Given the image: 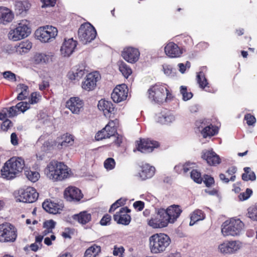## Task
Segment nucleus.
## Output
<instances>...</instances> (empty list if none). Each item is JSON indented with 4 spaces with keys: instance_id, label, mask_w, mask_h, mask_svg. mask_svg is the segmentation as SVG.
<instances>
[{
    "instance_id": "obj_1",
    "label": "nucleus",
    "mask_w": 257,
    "mask_h": 257,
    "mask_svg": "<svg viewBox=\"0 0 257 257\" xmlns=\"http://www.w3.org/2000/svg\"><path fill=\"white\" fill-rule=\"evenodd\" d=\"M68 167L62 162L52 160L47 165L44 174L48 178L53 181H62L69 176Z\"/></svg>"
},
{
    "instance_id": "obj_2",
    "label": "nucleus",
    "mask_w": 257,
    "mask_h": 257,
    "mask_svg": "<svg viewBox=\"0 0 257 257\" xmlns=\"http://www.w3.org/2000/svg\"><path fill=\"white\" fill-rule=\"evenodd\" d=\"M25 166L24 160L21 157H12L7 161L1 170L3 178L11 180L22 172Z\"/></svg>"
},
{
    "instance_id": "obj_3",
    "label": "nucleus",
    "mask_w": 257,
    "mask_h": 257,
    "mask_svg": "<svg viewBox=\"0 0 257 257\" xmlns=\"http://www.w3.org/2000/svg\"><path fill=\"white\" fill-rule=\"evenodd\" d=\"M148 99L152 102L159 104L171 101L173 97L165 86L157 84L148 89Z\"/></svg>"
},
{
    "instance_id": "obj_4",
    "label": "nucleus",
    "mask_w": 257,
    "mask_h": 257,
    "mask_svg": "<svg viewBox=\"0 0 257 257\" xmlns=\"http://www.w3.org/2000/svg\"><path fill=\"white\" fill-rule=\"evenodd\" d=\"M171 243V239L165 233H156L149 238V247L154 253L164 252Z\"/></svg>"
},
{
    "instance_id": "obj_5",
    "label": "nucleus",
    "mask_w": 257,
    "mask_h": 257,
    "mask_svg": "<svg viewBox=\"0 0 257 257\" xmlns=\"http://www.w3.org/2000/svg\"><path fill=\"white\" fill-rule=\"evenodd\" d=\"M31 33L30 22L27 20H22L16 28L10 30L8 37L10 40L17 41L27 37Z\"/></svg>"
},
{
    "instance_id": "obj_6",
    "label": "nucleus",
    "mask_w": 257,
    "mask_h": 257,
    "mask_svg": "<svg viewBox=\"0 0 257 257\" xmlns=\"http://www.w3.org/2000/svg\"><path fill=\"white\" fill-rule=\"evenodd\" d=\"M243 226L244 224L240 219L231 218L223 223L221 232L224 236H236L239 235Z\"/></svg>"
},
{
    "instance_id": "obj_7",
    "label": "nucleus",
    "mask_w": 257,
    "mask_h": 257,
    "mask_svg": "<svg viewBox=\"0 0 257 257\" xmlns=\"http://www.w3.org/2000/svg\"><path fill=\"white\" fill-rule=\"evenodd\" d=\"M57 34V29L49 25L39 28L35 33L37 39L43 43L52 42L55 39Z\"/></svg>"
},
{
    "instance_id": "obj_8",
    "label": "nucleus",
    "mask_w": 257,
    "mask_h": 257,
    "mask_svg": "<svg viewBox=\"0 0 257 257\" xmlns=\"http://www.w3.org/2000/svg\"><path fill=\"white\" fill-rule=\"evenodd\" d=\"M17 236V229L9 223L0 224V242H14Z\"/></svg>"
},
{
    "instance_id": "obj_9",
    "label": "nucleus",
    "mask_w": 257,
    "mask_h": 257,
    "mask_svg": "<svg viewBox=\"0 0 257 257\" xmlns=\"http://www.w3.org/2000/svg\"><path fill=\"white\" fill-rule=\"evenodd\" d=\"M78 35L80 41L85 44L95 38L96 31L90 24L85 23L81 25L78 31Z\"/></svg>"
},
{
    "instance_id": "obj_10",
    "label": "nucleus",
    "mask_w": 257,
    "mask_h": 257,
    "mask_svg": "<svg viewBox=\"0 0 257 257\" xmlns=\"http://www.w3.org/2000/svg\"><path fill=\"white\" fill-rule=\"evenodd\" d=\"M38 197V193L36 190L31 187H27L19 190L18 194L16 196L17 201L24 203H33Z\"/></svg>"
},
{
    "instance_id": "obj_11",
    "label": "nucleus",
    "mask_w": 257,
    "mask_h": 257,
    "mask_svg": "<svg viewBox=\"0 0 257 257\" xmlns=\"http://www.w3.org/2000/svg\"><path fill=\"white\" fill-rule=\"evenodd\" d=\"M118 125V120L117 119L109 121L104 128L96 134L95 137V139L97 141H100L113 136L116 132V127Z\"/></svg>"
},
{
    "instance_id": "obj_12",
    "label": "nucleus",
    "mask_w": 257,
    "mask_h": 257,
    "mask_svg": "<svg viewBox=\"0 0 257 257\" xmlns=\"http://www.w3.org/2000/svg\"><path fill=\"white\" fill-rule=\"evenodd\" d=\"M100 78L99 73L97 71L89 73L82 83V88L88 91L93 90L96 86L97 82Z\"/></svg>"
},
{
    "instance_id": "obj_13",
    "label": "nucleus",
    "mask_w": 257,
    "mask_h": 257,
    "mask_svg": "<svg viewBox=\"0 0 257 257\" xmlns=\"http://www.w3.org/2000/svg\"><path fill=\"white\" fill-rule=\"evenodd\" d=\"M121 55L125 61L128 63L134 64L139 60L140 53L137 48L126 47L121 51Z\"/></svg>"
},
{
    "instance_id": "obj_14",
    "label": "nucleus",
    "mask_w": 257,
    "mask_h": 257,
    "mask_svg": "<svg viewBox=\"0 0 257 257\" xmlns=\"http://www.w3.org/2000/svg\"><path fill=\"white\" fill-rule=\"evenodd\" d=\"M128 88L124 84L117 85L111 93V98L115 102H120L125 100L128 95Z\"/></svg>"
},
{
    "instance_id": "obj_15",
    "label": "nucleus",
    "mask_w": 257,
    "mask_h": 257,
    "mask_svg": "<svg viewBox=\"0 0 257 257\" xmlns=\"http://www.w3.org/2000/svg\"><path fill=\"white\" fill-rule=\"evenodd\" d=\"M148 224L153 228H161L167 226L168 222L162 212V208L158 210L155 216L148 221Z\"/></svg>"
},
{
    "instance_id": "obj_16",
    "label": "nucleus",
    "mask_w": 257,
    "mask_h": 257,
    "mask_svg": "<svg viewBox=\"0 0 257 257\" xmlns=\"http://www.w3.org/2000/svg\"><path fill=\"white\" fill-rule=\"evenodd\" d=\"M162 212L168 224L169 222L174 223L180 216L182 210L178 205H174L169 207L167 210L162 208Z\"/></svg>"
},
{
    "instance_id": "obj_17",
    "label": "nucleus",
    "mask_w": 257,
    "mask_h": 257,
    "mask_svg": "<svg viewBox=\"0 0 257 257\" xmlns=\"http://www.w3.org/2000/svg\"><path fill=\"white\" fill-rule=\"evenodd\" d=\"M241 244L237 241L224 242L218 246L219 251L224 254L233 253L240 249Z\"/></svg>"
},
{
    "instance_id": "obj_18",
    "label": "nucleus",
    "mask_w": 257,
    "mask_h": 257,
    "mask_svg": "<svg viewBox=\"0 0 257 257\" xmlns=\"http://www.w3.org/2000/svg\"><path fill=\"white\" fill-rule=\"evenodd\" d=\"M77 41L73 38L65 39L60 49L61 55L63 57H69L76 47Z\"/></svg>"
},
{
    "instance_id": "obj_19",
    "label": "nucleus",
    "mask_w": 257,
    "mask_h": 257,
    "mask_svg": "<svg viewBox=\"0 0 257 257\" xmlns=\"http://www.w3.org/2000/svg\"><path fill=\"white\" fill-rule=\"evenodd\" d=\"M130 210L127 207L121 208L118 212L113 215V219L118 224L128 225L131 220V217L127 213Z\"/></svg>"
},
{
    "instance_id": "obj_20",
    "label": "nucleus",
    "mask_w": 257,
    "mask_h": 257,
    "mask_svg": "<svg viewBox=\"0 0 257 257\" xmlns=\"http://www.w3.org/2000/svg\"><path fill=\"white\" fill-rule=\"evenodd\" d=\"M66 107L74 114H78L82 109L83 102L79 97H71L66 102Z\"/></svg>"
},
{
    "instance_id": "obj_21",
    "label": "nucleus",
    "mask_w": 257,
    "mask_h": 257,
    "mask_svg": "<svg viewBox=\"0 0 257 257\" xmlns=\"http://www.w3.org/2000/svg\"><path fill=\"white\" fill-rule=\"evenodd\" d=\"M97 107L106 117H111L114 113V107L110 101L102 99L98 101Z\"/></svg>"
},
{
    "instance_id": "obj_22",
    "label": "nucleus",
    "mask_w": 257,
    "mask_h": 257,
    "mask_svg": "<svg viewBox=\"0 0 257 257\" xmlns=\"http://www.w3.org/2000/svg\"><path fill=\"white\" fill-rule=\"evenodd\" d=\"M64 196L68 201H78L82 198L83 195L78 188L71 186L65 189Z\"/></svg>"
},
{
    "instance_id": "obj_23",
    "label": "nucleus",
    "mask_w": 257,
    "mask_h": 257,
    "mask_svg": "<svg viewBox=\"0 0 257 257\" xmlns=\"http://www.w3.org/2000/svg\"><path fill=\"white\" fill-rule=\"evenodd\" d=\"M201 157L206 160L207 164L210 166H216L220 163V159L212 150H204L202 153Z\"/></svg>"
},
{
    "instance_id": "obj_24",
    "label": "nucleus",
    "mask_w": 257,
    "mask_h": 257,
    "mask_svg": "<svg viewBox=\"0 0 257 257\" xmlns=\"http://www.w3.org/2000/svg\"><path fill=\"white\" fill-rule=\"evenodd\" d=\"M155 120L162 124H168L173 122L175 120V117L166 109H161L160 112L156 114Z\"/></svg>"
},
{
    "instance_id": "obj_25",
    "label": "nucleus",
    "mask_w": 257,
    "mask_h": 257,
    "mask_svg": "<svg viewBox=\"0 0 257 257\" xmlns=\"http://www.w3.org/2000/svg\"><path fill=\"white\" fill-rule=\"evenodd\" d=\"M14 18L12 11L5 7H0V24L7 25L11 23Z\"/></svg>"
},
{
    "instance_id": "obj_26",
    "label": "nucleus",
    "mask_w": 257,
    "mask_h": 257,
    "mask_svg": "<svg viewBox=\"0 0 257 257\" xmlns=\"http://www.w3.org/2000/svg\"><path fill=\"white\" fill-rule=\"evenodd\" d=\"M165 52L167 56L172 58L179 57L182 54L180 48L173 42H170L166 46Z\"/></svg>"
},
{
    "instance_id": "obj_27",
    "label": "nucleus",
    "mask_w": 257,
    "mask_h": 257,
    "mask_svg": "<svg viewBox=\"0 0 257 257\" xmlns=\"http://www.w3.org/2000/svg\"><path fill=\"white\" fill-rule=\"evenodd\" d=\"M42 206L47 212L54 214L59 213L62 209L61 205L48 200L43 202Z\"/></svg>"
},
{
    "instance_id": "obj_28",
    "label": "nucleus",
    "mask_w": 257,
    "mask_h": 257,
    "mask_svg": "<svg viewBox=\"0 0 257 257\" xmlns=\"http://www.w3.org/2000/svg\"><path fill=\"white\" fill-rule=\"evenodd\" d=\"M53 54L36 53L33 57V62L36 64H46L52 61Z\"/></svg>"
},
{
    "instance_id": "obj_29",
    "label": "nucleus",
    "mask_w": 257,
    "mask_h": 257,
    "mask_svg": "<svg viewBox=\"0 0 257 257\" xmlns=\"http://www.w3.org/2000/svg\"><path fill=\"white\" fill-rule=\"evenodd\" d=\"M32 44L28 40L22 41L15 46L16 51L20 55L27 53L32 48Z\"/></svg>"
},
{
    "instance_id": "obj_30",
    "label": "nucleus",
    "mask_w": 257,
    "mask_h": 257,
    "mask_svg": "<svg viewBox=\"0 0 257 257\" xmlns=\"http://www.w3.org/2000/svg\"><path fill=\"white\" fill-rule=\"evenodd\" d=\"M74 220H77L79 223L84 225L89 222L91 219L90 213L86 211H82L78 214L73 215Z\"/></svg>"
},
{
    "instance_id": "obj_31",
    "label": "nucleus",
    "mask_w": 257,
    "mask_h": 257,
    "mask_svg": "<svg viewBox=\"0 0 257 257\" xmlns=\"http://www.w3.org/2000/svg\"><path fill=\"white\" fill-rule=\"evenodd\" d=\"M119 71L125 78H127L132 73L131 68L124 61H119L117 62Z\"/></svg>"
},
{
    "instance_id": "obj_32",
    "label": "nucleus",
    "mask_w": 257,
    "mask_h": 257,
    "mask_svg": "<svg viewBox=\"0 0 257 257\" xmlns=\"http://www.w3.org/2000/svg\"><path fill=\"white\" fill-rule=\"evenodd\" d=\"M30 7V4L26 0H17L16 1L15 9L19 14L27 11Z\"/></svg>"
},
{
    "instance_id": "obj_33",
    "label": "nucleus",
    "mask_w": 257,
    "mask_h": 257,
    "mask_svg": "<svg viewBox=\"0 0 257 257\" xmlns=\"http://www.w3.org/2000/svg\"><path fill=\"white\" fill-rule=\"evenodd\" d=\"M28 87L23 84H19L17 86V90L19 94L17 97V100H22L25 99L29 95Z\"/></svg>"
},
{
    "instance_id": "obj_34",
    "label": "nucleus",
    "mask_w": 257,
    "mask_h": 257,
    "mask_svg": "<svg viewBox=\"0 0 257 257\" xmlns=\"http://www.w3.org/2000/svg\"><path fill=\"white\" fill-rule=\"evenodd\" d=\"M100 252V246L94 244L86 250L84 257H96Z\"/></svg>"
},
{
    "instance_id": "obj_35",
    "label": "nucleus",
    "mask_w": 257,
    "mask_h": 257,
    "mask_svg": "<svg viewBox=\"0 0 257 257\" xmlns=\"http://www.w3.org/2000/svg\"><path fill=\"white\" fill-rule=\"evenodd\" d=\"M61 142H58V147L60 146L62 148L72 146L74 143L73 137L71 135L65 134L62 136Z\"/></svg>"
},
{
    "instance_id": "obj_36",
    "label": "nucleus",
    "mask_w": 257,
    "mask_h": 257,
    "mask_svg": "<svg viewBox=\"0 0 257 257\" xmlns=\"http://www.w3.org/2000/svg\"><path fill=\"white\" fill-rule=\"evenodd\" d=\"M25 175L29 181L33 183L36 182L40 177L38 171L30 169H26L25 170Z\"/></svg>"
},
{
    "instance_id": "obj_37",
    "label": "nucleus",
    "mask_w": 257,
    "mask_h": 257,
    "mask_svg": "<svg viewBox=\"0 0 257 257\" xmlns=\"http://www.w3.org/2000/svg\"><path fill=\"white\" fill-rule=\"evenodd\" d=\"M85 74L84 69H77L70 71L68 74V78L72 80H79Z\"/></svg>"
},
{
    "instance_id": "obj_38",
    "label": "nucleus",
    "mask_w": 257,
    "mask_h": 257,
    "mask_svg": "<svg viewBox=\"0 0 257 257\" xmlns=\"http://www.w3.org/2000/svg\"><path fill=\"white\" fill-rule=\"evenodd\" d=\"M204 218V214L200 210H196L191 215L190 225H193L196 221Z\"/></svg>"
},
{
    "instance_id": "obj_39",
    "label": "nucleus",
    "mask_w": 257,
    "mask_h": 257,
    "mask_svg": "<svg viewBox=\"0 0 257 257\" xmlns=\"http://www.w3.org/2000/svg\"><path fill=\"white\" fill-rule=\"evenodd\" d=\"M217 133V130L212 125H208L204 127L201 132V134L204 138L207 137H211Z\"/></svg>"
},
{
    "instance_id": "obj_40",
    "label": "nucleus",
    "mask_w": 257,
    "mask_h": 257,
    "mask_svg": "<svg viewBox=\"0 0 257 257\" xmlns=\"http://www.w3.org/2000/svg\"><path fill=\"white\" fill-rule=\"evenodd\" d=\"M159 144L158 142L152 140L150 139H146V151L152 152L154 149L158 148Z\"/></svg>"
},
{
    "instance_id": "obj_41",
    "label": "nucleus",
    "mask_w": 257,
    "mask_h": 257,
    "mask_svg": "<svg viewBox=\"0 0 257 257\" xmlns=\"http://www.w3.org/2000/svg\"><path fill=\"white\" fill-rule=\"evenodd\" d=\"M197 80L201 88L204 89L208 85V82L204 74L200 72L197 75Z\"/></svg>"
},
{
    "instance_id": "obj_42",
    "label": "nucleus",
    "mask_w": 257,
    "mask_h": 257,
    "mask_svg": "<svg viewBox=\"0 0 257 257\" xmlns=\"http://www.w3.org/2000/svg\"><path fill=\"white\" fill-rule=\"evenodd\" d=\"M136 148L134 149V152L137 151L141 153H144L145 151V140L142 138H140L138 140L136 141L135 143Z\"/></svg>"
},
{
    "instance_id": "obj_43",
    "label": "nucleus",
    "mask_w": 257,
    "mask_h": 257,
    "mask_svg": "<svg viewBox=\"0 0 257 257\" xmlns=\"http://www.w3.org/2000/svg\"><path fill=\"white\" fill-rule=\"evenodd\" d=\"M180 93L182 95L183 99L184 101L190 99L193 96V94L191 92H188L187 87L184 86L180 87Z\"/></svg>"
},
{
    "instance_id": "obj_44",
    "label": "nucleus",
    "mask_w": 257,
    "mask_h": 257,
    "mask_svg": "<svg viewBox=\"0 0 257 257\" xmlns=\"http://www.w3.org/2000/svg\"><path fill=\"white\" fill-rule=\"evenodd\" d=\"M115 162L112 158H108L104 162V167L107 170H111L114 168Z\"/></svg>"
},
{
    "instance_id": "obj_45",
    "label": "nucleus",
    "mask_w": 257,
    "mask_h": 257,
    "mask_svg": "<svg viewBox=\"0 0 257 257\" xmlns=\"http://www.w3.org/2000/svg\"><path fill=\"white\" fill-rule=\"evenodd\" d=\"M191 178L196 183H201L202 178L201 176V173L196 170H193L191 172Z\"/></svg>"
},
{
    "instance_id": "obj_46",
    "label": "nucleus",
    "mask_w": 257,
    "mask_h": 257,
    "mask_svg": "<svg viewBox=\"0 0 257 257\" xmlns=\"http://www.w3.org/2000/svg\"><path fill=\"white\" fill-rule=\"evenodd\" d=\"M155 172L156 169L154 166L146 164V179L152 178Z\"/></svg>"
},
{
    "instance_id": "obj_47",
    "label": "nucleus",
    "mask_w": 257,
    "mask_h": 257,
    "mask_svg": "<svg viewBox=\"0 0 257 257\" xmlns=\"http://www.w3.org/2000/svg\"><path fill=\"white\" fill-rule=\"evenodd\" d=\"M248 216L253 220L257 221V205L249 207L248 209Z\"/></svg>"
},
{
    "instance_id": "obj_48",
    "label": "nucleus",
    "mask_w": 257,
    "mask_h": 257,
    "mask_svg": "<svg viewBox=\"0 0 257 257\" xmlns=\"http://www.w3.org/2000/svg\"><path fill=\"white\" fill-rule=\"evenodd\" d=\"M252 194L251 189L247 188L245 192L240 193L238 198L241 201H244L248 199Z\"/></svg>"
},
{
    "instance_id": "obj_49",
    "label": "nucleus",
    "mask_w": 257,
    "mask_h": 257,
    "mask_svg": "<svg viewBox=\"0 0 257 257\" xmlns=\"http://www.w3.org/2000/svg\"><path fill=\"white\" fill-rule=\"evenodd\" d=\"M17 107L18 108V110L21 112H24L30 108V103L29 102H25V101H21L18 103L16 105Z\"/></svg>"
},
{
    "instance_id": "obj_50",
    "label": "nucleus",
    "mask_w": 257,
    "mask_h": 257,
    "mask_svg": "<svg viewBox=\"0 0 257 257\" xmlns=\"http://www.w3.org/2000/svg\"><path fill=\"white\" fill-rule=\"evenodd\" d=\"M41 99V95L39 93L33 92L31 94V98L29 101L30 104H35L38 103Z\"/></svg>"
},
{
    "instance_id": "obj_51",
    "label": "nucleus",
    "mask_w": 257,
    "mask_h": 257,
    "mask_svg": "<svg viewBox=\"0 0 257 257\" xmlns=\"http://www.w3.org/2000/svg\"><path fill=\"white\" fill-rule=\"evenodd\" d=\"M7 108L8 110L7 114H8L9 117L15 116L20 112L16 105Z\"/></svg>"
},
{
    "instance_id": "obj_52",
    "label": "nucleus",
    "mask_w": 257,
    "mask_h": 257,
    "mask_svg": "<svg viewBox=\"0 0 257 257\" xmlns=\"http://www.w3.org/2000/svg\"><path fill=\"white\" fill-rule=\"evenodd\" d=\"M202 181L206 187H209L214 183V178L208 175H205L202 178Z\"/></svg>"
},
{
    "instance_id": "obj_53",
    "label": "nucleus",
    "mask_w": 257,
    "mask_h": 257,
    "mask_svg": "<svg viewBox=\"0 0 257 257\" xmlns=\"http://www.w3.org/2000/svg\"><path fill=\"white\" fill-rule=\"evenodd\" d=\"M4 77L9 80L16 81V75L11 71H6L3 73Z\"/></svg>"
},
{
    "instance_id": "obj_54",
    "label": "nucleus",
    "mask_w": 257,
    "mask_h": 257,
    "mask_svg": "<svg viewBox=\"0 0 257 257\" xmlns=\"http://www.w3.org/2000/svg\"><path fill=\"white\" fill-rule=\"evenodd\" d=\"M56 222L53 220H49L45 221L44 223L43 226L45 228L49 229L50 231H52L55 226Z\"/></svg>"
},
{
    "instance_id": "obj_55",
    "label": "nucleus",
    "mask_w": 257,
    "mask_h": 257,
    "mask_svg": "<svg viewBox=\"0 0 257 257\" xmlns=\"http://www.w3.org/2000/svg\"><path fill=\"white\" fill-rule=\"evenodd\" d=\"M124 251V249L122 246L117 247L116 246H114L113 254L115 256L121 257Z\"/></svg>"
},
{
    "instance_id": "obj_56",
    "label": "nucleus",
    "mask_w": 257,
    "mask_h": 257,
    "mask_svg": "<svg viewBox=\"0 0 257 257\" xmlns=\"http://www.w3.org/2000/svg\"><path fill=\"white\" fill-rule=\"evenodd\" d=\"M56 0H41L42 3V7L46 8L54 6Z\"/></svg>"
},
{
    "instance_id": "obj_57",
    "label": "nucleus",
    "mask_w": 257,
    "mask_h": 257,
    "mask_svg": "<svg viewBox=\"0 0 257 257\" xmlns=\"http://www.w3.org/2000/svg\"><path fill=\"white\" fill-rule=\"evenodd\" d=\"M244 119L246 120V123L249 125H252L255 122L254 116L250 114H246L244 116Z\"/></svg>"
},
{
    "instance_id": "obj_58",
    "label": "nucleus",
    "mask_w": 257,
    "mask_h": 257,
    "mask_svg": "<svg viewBox=\"0 0 257 257\" xmlns=\"http://www.w3.org/2000/svg\"><path fill=\"white\" fill-rule=\"evenodd\" d=\"M133 206L137 211H140L144 207V203L141 201H137L134 203Z\"/></svg>"
},
{
    "instance_id": "obj_59",
    "label": "nucleus",
    "mask_w": 257,
    "mask_h": 257,
    "mask_svg": "<svg viewBox=\"0 0 257 257\" xmlns=\"http://www.w3.org/2000/svg\"><path fill=\"white\" fill-rule=\"evenodd\" d=\"M111 220V216L109 215H104L101 219L100 223L102 225H107Z\"/></svg>"
},
{
    "instance_id": "obj_60",
    "label": "nucleus",
    "mask_w": 257,
    "mask_h": 257,
    "mask_svg": "<svg viewBox=\"0 0 257 257\" xmlns=\"http://www.w3.org/2000/svg\"><path fill=\"white\" fill-rule=\"evenodd\" d=\"M163 69L164 73L167 75L170 76L172 72V68L170 65L164 64L163 65Z\"/></svg>"
},
{
    "instance_id": "obj_61",
    "label": "nucleus",
    "mask_w": 257,
    "mask_h": 257,
    "mask_svg": "<svg viewBox=\"0 0 257 257\" xmlns=\"http://www.w3.org/2000/svg\"><path fill=\"white\" fill-rule=\"evenodd\" d=\"M12 124L11 121L9 119L5 120L1 125L2 129L5 131H6L11 126Z\"/></svg>"
},
{
    "instance_id": "obj_62",
    "label": "nucleus",
    "mask_w": 257,
    "mask_h": 257,
    "mask_svg": "<svg viewBox=\"0 0 257 257\" xmlns=\"http://www.w3.org/2000/svg\"><path fill=\"white\" fill-rule=\"evenodd\" d=\"M11 142L12 145L16 146L18 144V137L16 133H13L11 136Z\"/></svg>"
},
{
    "instance_id": "obj_63",
    "label": "nucleus",
    "mask_w": 257,
    "mask_h": 257,
    "mask_svg": "<svg viewBox=\"0 0 257 257\" xmlns=\"http://www.w3.org/2000/svg\"><path fill=\"white\" fill-rule=\"evenodd\" d=\"M55 238V236L51 234L50 237H47L44 239V243L47 245H50L52 244V240H54Z\"/></svg>"
},
{
    "instance_id": "obj_64",
    "label": "nucleus",
    "mask_w": 257,
    "mask_h": 257,
    "mask_svg": "<svg viewBox=\"0 0 257 257\" xmlns=\"http://www.w3.org/2000/svg\"><path fill=\"white\" fill-rule=\"evenodd\" d=\"M8 110L7 108H4L2 111L0 112V119L4 120L9 117L8 114H7Z\"/></svg>"
}]
</instances>
